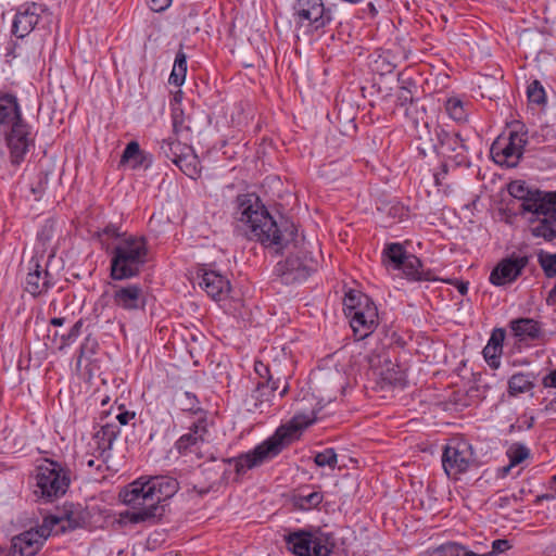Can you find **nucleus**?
I'll return each mask as SVG.
<instances>
[{"mask_svg":"<svg viewBox=\"0 0 556 556\" xmlns=\"http://www.w3.org/2000/svg\"><path fill=\"white\" fill-rule=\"evenodd\" d=\"M178 481L169 476L140 477L119 492L121 501L131 510L127 517L131 522L148 521L161 516V503L174 496Z\"/></svg>","mask_w":556,"mask_h":556,"instance_id":"nucleus-1","label":"nucleus"},{"mask_svg":"<svg viewBox=\"0 0 556 556\" xmlns=\"http://www.w3.org/2000/svg\"><path fill=\"white\" fill-rule=\"evenodd\" d=\"M245 237L256 240L276 253L282 252L294 241V230L278 228L258 195L245 193Z\"/></svg>","mask_w":556,"mask_h":556,"instance_id":"nucleus-2","label":"nucleus"},{"mask_svg":"<svg viewBox=\"0 0 556 556\" xmlns=\"http://www.w3.org/2000/svg\"><path fill=\"white\" fill-rule=\"evenodd\" d=\"M36 502L49 504L64 496L71 485V469L51 458H43L29 476Z\"/></svg>","mask_w":556,"mask_h":556,"instance_id":"nucleus-3","label":"nucleus"},{"mask_svg":"<svg viewBox=\"0 0 556 556\" xmlns=\"http://www.w3.org/2000/svg\"><path fill=\"white\" fill-rule=\"evenodd\" d=\"M148 253L144 237L128 235L122 238L110 252V277L119 281L139 276L148 262Z\"/></svg>","mask_w":556,"mask_h":556,"instance_id":"nucleus-4","label":"nucleus"},{"mask_svg":"<svg viewBox=\"0 0 556 556\" xmlns=\"http://www.w3.org/2000/svg\"><path fill=\"white\" fill-rule=\"evenodd\" d=\"M478 466L475 450L468 440L454 437L447 441L442 453V467L448 478L458 480L462 475Z\"/></svg>","mask_w":556,"mask_h":556,"instance_id":"nucleus-5","label":"nucleus"},{"mask_svg":"<svg viewBox=\"0 0 556 556\" xmlns=\"http://www.w3.org/2000/svg\"><path fill=\"white\" fill-rule=\"evenodd\" d=\"M525 212L532 213L531 233L535 238L552 241L556 238V191L545 198L530 199L525 203Z\"/></svg>","mask_w":556,"mask_h":556,"instance_id":"nucleus-6","label":"nucleus"},{"mask_svg":"<svg viewBox=\"0 0 556 556\" xmlns=\"http://www.w3.org/2000/svg\"><path fill=\"white\" fill-rule=\"evenodd\" d=\"M343 305L354 334L358 339H365L377 324V307L368 296L352 292L345 295Z\"/></svg>","mask_w":556,"mask_h":556,"instance_id":"nucleus-7","label":"nucleus"},{"mask_svg":"<svg viewBox=\"0 0 556 556\" xmlns=\"http://www.w3.org/2000/svg\"><path fill=\"white\" fill-rule=\"evenodd\" d=\"M285 541L288 549L296 556H328L332 547L319 530H295L285 535Z\"/></svg>","mask_w":556,"mask_h":556,"instance_id":"nucleus-8","label":"nucleus"},{"mask_svg":"<svg viewBox=\"0 0 556 556\" xmlns=\"http://www.w3.org/2000/svg\"><path fill=\"white\" fill-rule=\"evenodd\" d=\"M295 27L307 35L317 31L331 22V13L323 0H296L293 7Z\"/></svg>","mask_w":556,"mask_h":556,"instance_id":"nucleus-9","label":"nucleus"},{"mask_svg":"<svg viewBox=\"0 0 556 556\" xmlns=\"http://www.w3.org/2000/svg\"><path fill=\"white\" fill-rule=\"evenodd\" d=\"M526 142L523 134L513 130L503 132L492 143L491 156L500 165L514 167L522 155Z\"/></svg>","mask_w":556,"mask_h":556,"instance_id":"nucleus-10","label":"nucleus"},{"mask_svg":"<svg viewBox=\"0 0 556 556\" xmlns=\"http://www.w3.org/2000/svg\"><path fill=\"white\" fill-rule=\"evenodd\" d=\"M54 519H43L42 525L26 530L11 539L9 556H35L51 535L49 526Z\"/></svg>","mask_w":556,"mask_h":556,"instance_id":"nucleus-11","label":"nucleus"},{"mask_svg":"<svg viewBox=\"0 0 556 556\" xmlns=\"http://www.w3.org/2000/svg\"><path fill=\"white\" fill-rule=\"evenodd\" d=\"M4 132L11 162L14 165H20L24 161L29 148L34 146L30 126L23 119L14 123Z\"/></svg>","mask_w":556,"mask_h":556,"instance_id":"nucleus-12","label":"nucleus"},{"mask_svg":"<svg viewBox=\"0 0 556 556\" xmlns=\"http://www.w3.org/2000/svg\"><path fill=\"white\" fill-rule=\"evenodd\" d=\"M207 418L206 416H199L198 420L188 428V432L175 442V448L180 455L201 457L202 447L207 442Z\"/></svg>","mask_w":556,"mask_h":556,"instance_id":"nucleus-13","label":"nucleus"},{"mask_svg":"<svg viewBox=\"0 0 556 556\" xmlns=\"http://www.w3.org/2000/svg\"><path fill=\"white\" fill-rule=\"evenodd\" d=\"M286 429H277L276 432L252 452L245 453V467L253 468L277 456L288 444L283 439Z\"/></svg>","mask_w":556,"mask_h":556,"instance_id":"nucleus-14","label":"nucleus"},{"mask_svg":"<svg viewBox=\"0 0 556 556\" xmlns=\"http://www.w3.org/2000/svg\"><path fill=\"white\" fill-rule=\"evenodd\" d=\"M282 277L286 282H296L305 280L317 268V263L305 252H298L287 257L279 264Z\"/></svg>","mask_w":556,"mask_h":556,"instance_id":"nucleus-15","label":"nucleus"},{"mask_svg":"<svg viewBox=\"0 0 556 556\" xmlns=\"http://www.w3.org/2000/svg\"><path fill=\"white\" fill-rule=\"evenodd\" d=\"M28 273L25 278V290L33 296H39L47 293L55 281L48 271L47 266L40 264V258L34 256L27 265Z\"/></svg>","mask_w":556,"mask_h":556,"instance_id":"nucleus-16","label":"nucleus"},{"mask_svg":"<svg viewBox=\"0 0 556 556\" xmlns=\"http://www.w3.org/2000/svg\"><path fill=\"white\" fill-rule=\"evenodd\" d=\"M529 263L527 255H511L502 260L491 271L490 282L494 286H506L514 282Z\"/></svg>","mask_w":556,"mask_h":556,"instance_id":"nucleus-17","label":"nucleus"},{"mask_svg":"<svg viewBox=\"0 0 556 556\" xmlns=\"http://www.w3.org/2000/svg\"><path fill=\"white\" fill-rule=\"evenodd\" d=\"M112 301L116 307L124 311L143 309L146 306L144 290L138 283L113 286Z\"/></svg>","mask_w":556,"mask_h":556,"instance_id":"nucleus-18","label":"nucleus"},{"mask_svg":"<svg viewBox=\"0 0 556 556\" xmlns=\"http://www.w3.org/2000/svg\"><path fill=\"white\" fill-rule=\"evenodd\" d=\"M254 371L260 380L256 383L255 393L252 395L256 400L254 407L260 413L266 412L270 407V396L278 389L277 381H273L269 368L262 362H255Z\"/></svg>","mask_w":556,"mask_h":556,"instance_id":"nucleus-19","label":"nucleus"},{"mask_svg":"<svg viewBox=\"0 0 556 556\" xmlns=\"http://www.w3.org/2000/svg\"><path fill=\"white\" fill-rule=\"evenodd\" d=\"M434 136L433 148L438 153L445 156H452V153H456L455 157H464L466 147L458 132H450L441 126H435Z\"/></svg>","mask_w":556,"mask_h":556,"instance_id":"nucleus-20","label":"nucleus"},{"mask_svg":"<svg viewBox=\"0 0 556 556\" xmlns=\"http://www.w3.org/2000/svg\"><path fill=\"white\" fill-rule=\"evenodd\" d=\"M43 519H54L55 522L49 526L50 534L63 532L67 529L73 530L79 528L85 522L79 507L74 504L64 505L60 515H49Z\"/></svg>","mask_w":556,"mask_h":556,"instance_id":"nucleus-21","label":"nucleus"},{"mask_svg":"<svg viewBox=\"0 0 556 556\" xmlns=\"http://www.w3.org/2000/svg\"><path fill=\"white\" fill-rule=\"evenodd\" d=\"M223 471L220 466L210 465L202 468L193 478L192 492L203 496L211 491H216L222 482Z\"/></svg>","mask_w":556,"mask_h":556,"instance_id":"nucleus-22","label":"nucleus"},{"mask_svg":"<svg viewBox=\"0 0 556 556\" xmlns=\"http://www.w3.org/2000/svg\"><path fill=\"white\" fill-rule=\"evenodd\" d=\"M17 98L12 93L0 94V132L7 130L14 123L23 121Z\"/></svg>","mask_w":556,"mask_h":556,"instance_id":"nucleus-23","label":"nucleus"},{"mask_svg":"<svg viewBox=\"0 0 556 556\" xmlns=\"http://www.w3.org/2000/svg\"><path fill=\"white\" fill-rule=\"evenodd\" d=\"M39 18L35 3L20 9L13 20L12 33L18 38H24L35 28Z\"/></svg>","mask_w":556,"mask_h":556,"instance_id":"nucleus-24","label":"nucleus"},{"mask_svg":"<svg viewBox=\"0 0 556 556\" xmlns=\"http://www.w3.org/2000/svg\"><path fill=\"white\" fill-rule=\"evenodd\" d=\"M514 336L520 341L538 340L543 333L542 325L532 318H517L509 323Z\"/></svg>","mask_w":556,"mask_h":556,"instance_id":"nucleus-25","label":"nucleus"},{"mask_svg":"<svg viewBox=\"0 0 556 556\" xmlns=\"http://www.w3.org/2000/svg\"><path fill=\"white\" fill-rule=\"evenodd\" d=\"M121 429L114 424H106L102 426L92 437L94 444L93 451L100 454V456L106 455L116 438L119 435Z\"/></svg>","mask_w":556,"mask_h":556,"instance_id":"nucleus-26","label":"nucleus"},{"mask_svg":"<svg viewBox=\"0 0 556 556\" xmlns=\"http://www.w3.org/2000/svg\"><path fill=\"white\" fill-rule=\"evenodd\" d=\"M377 375L380 378L381 386L403 388L406 382L404 370L391 361H386Z\"/></svg>","mask_w":556,"mask_h":556,"instance_id":"nucleus-27","label":"nucleus"},{"mask_svg":"<svg viewBox=\"0 0 556 556\" xmlns=\"http://www.w3.org/2000/svg\"><path fill=\"white\" fill-rule=\"evenodd\" d=\"M400 269L403 270L405 277L410 280L430 281L434 279L432 273L428 269H424L421 261L413 254L406 256Z\"/></svg>","mask_w":556,"mask_h":556,"instance_id":"nucleus-28","label":"nucleus"},{"mask_svg":"<svg viewBox=\"0 0 556 556\" xmlns=\"http://www.w3.org/2000/svg\"><path fill=\"white\" fill-rule=\"evenodd\" d=\"M316 420L315 414H296L288 425H282L278 429H286L283 439L290 444L298 438V433L314 424Z\"/></svg>","mask_w":556,"mask_h":556,"instance_id":"nucleus-29","label":"nucleus"},{"mask_svg":"<svg viewBox=\"0 0 556 556\" xmlns=\"http://www.w3.org/2000/svg\"><path fill=\"white\" fill-rule=\"evenodd\" d=\"M200 287L213 299L222 294L228 282L224 277L213 270H203L201 275Z\"/></svg>","mask_w":556,"mask_h":556,"instance_id":"nucleus-30","label":"nucleus"},{"mask_svg":"<svg viewBox=\"0 0 556 556\" xmlns=\"http://www.w3.org/2000/svg\"><path fill=\"white\" fill-rule=\"evenodd\" d=\"M174 164L189 178L198 179L201 176V165L192 147L179 156Z\"/></svg>","mask_w":556,"mask_h":556,"instance_id":"nucleus-31","label":"nucleus"},{"mask_svg":"<svg viewBox=\"0 0 556 556\" xmlns=\"http://www.w3.org/2000/svg\"><path fill=\"white\" fill-rule=\"evenodd\" d=\"M147 162V154L140 149L137 141H130L123 151L121 164H129L132 169L140 167H148L150 162Z\"/></svg>","mask_w":556,"mask_h":556,"instance_id":"nucleus-32","label":"nucleus"},{"mask_svg":"<svg viewBox=\"0 0 556 556\" xmlns=\"http://www.w3.org/2000/svg\"><path fill=\"white\" fill-rule=\"evenodd\" d=\"M408 254L401 243H389L382 252V263L387 268L400 270Z\"/></svg>","mask_w":556,"mask_h":556,"instance_id":"nucleus-33","label":"nucleus"},{"mask_svg":"<svg viewBox=\"0 0 556 556\" xmlns=\"http://www.w3.org/2000/svg\"><path fill=\"white\" fill-rule=\"evenodd\" d=\"M506 455L509 464L500 469L501 476L505 477L509 473L510 469L530 457V450L522 443H513L508 446Z\"/></svg>","mask_w":556,"mask_h":556,"instance_id":"nucleus-34","label":"nucleus"},{"mask_svg":"<svg viewBox=\"0 0 556 556\" xmlns=\"http://www.w3.org/2000/svg\"><path fill=\"white\" fill-rule=\"evenodd\" d=\"M160 155L172 161L173 163L185 152L191 148V146L187 143H182L177 138H166L160 141Z\"/></svg>","mask_w":556,"mask_h":556,"instance_id":"nucleus-35","label":"nucleus"},{"mask_svg":"<svg viewBox=\"0 0 556 556\" xmlns=\"http://www.w3.org/2000/svg\"><path fill=\"white\" fill-rule=\"evenodd\" d=\"M535 377L533 374L517 372L508 380V393L516 396L521 393H527L534 388Z\"/></svg>","mask_w":556,"mask_h":556,"instance_id":"nucleus-36","label":"nucleus"},{"mask_svg":"<svg viewBox=\"0 0 556 556\" xmlns=\"http://www.w3.org/2000/svg\"><path fill=\"white\" fill-rule=\"evenodd\" d=\"M324 500V495L318 491L306 492L300 490L292 496L293 506L301 510H309L316 508Z\"/></svg>","mask_w":556,"mask_h":556,"instance_id":"nucleus-37","label":"nucleus"},{"mask_svg":"<svg viewBox=\"0 0 556 556\" xmlns=\"http://www.w3.org/2000/svg\"><path fill=\"white\" fill-rule=\"evenodd\" d=\"M223 197L225 199H233L235 204V218L239 222L243 220V193L241 184H229L223 189Z\"/></svg>","mask_w":556,"mask_h":556,"instance_id":"nucleus-38","label":"nucleus"},{"mask_svg":"<svg viewBox=\"0 0 556 556\" xmlns=\"http://www.w3.org/2000/svg\"><path fill=\"white\" fill-rule=\"evenodd\" d=\"M509 193L519 200H522L521 203V211L525 212V203L530 199H536V198H545L546 193H543L541 191H531L529 190L522 182L520 181H514L508 187Z\"/></svg>","mask_w":556,"mask_h":556,"instance_id":"nucleus-39","label":"nucleus"},{"mask_svg":"<svg viewBox=\"0 0 556 556\" xmlns=\"http://www.w3.org/2000/svg\"><path fill=\"white\" fill-rule=\"evenodd\" d=\"M187 73V58L182 51L176 54L173 71L169 75V84L177 87L181 86L185 81Z\"/></svg>","mask_w":556,"mask_h":556,"instance_id":"nucleus-40","label":"nucleus"},{"mask_svg":"<svg viewBox=\"0 0 556 556\" xmlns=\"http://www.w3.org/2000/svg\"><path fill=\"white\" fill-rule=\"evenodd\" d=\"M445 111L456 122H465L468 116L464 102L458 98H450L445 103Z\"/></svg>","mask_w":556,"mask_h":556,"instance_id":"nucleus-41","label":"nucleus"},{"mask_svg":"<svg viewBox=\"0 0 556 556\" xmlns=\"http://www.w3.org/2000/svg\"><path fill=\"white\" fill-rule=\"evenodd\" d=\"M172 122H173V132L176 137L182 136L185 132L190 131V126L186 122V116L179 106L172 108Z\"/></svg>","mask_w":556,"mask_h":556,"instance_id":"nucleus-42","label":"nucleus"},{"mask_svg":"<svg viewBox=\"0 0 556 556\" xmlns=\"http://www.w3.org/2000/svg\"><path fill=\"white\" fill-rule=\"evenodd\" d=\"M96 237L101 242L102 247L109 252V247H105L106 239H118V241L127 237L125 232H122L121 227L115 224H109L104 228L96 232Z\"/></svg>","mask_w":556,"mask_h":556,"instance_id":"nucleus-43","label":"nucleus"},{"mask_svg":"<svg viewBox=\"0 0 556 556\" xmlns=\"http://www.w3.org/2000/svg\"><path fill=\"white\" fill-rule=\"evenodd\" d=\"M180 408L184 412L192 414H200V416H206V413L201 408L200 402L195 394L191 392H185L179 399Z\"/></svg>","mask_w":556,"mask_h":556,"instance_id":"nucleus-44","label":"nucleus"},{"mask_svg":"<svg viewBox=\"0 0 556 556\" xmlns=\"http://www.w3.org/2000/svg\"><path fill=\"white\" fill-rule=\"evenodd\" d=\"M538 261L547 278L556 276V253H547L541 251Z\"/></svg>","mask_w":556,"mask_h":556,"instance_id":"nucleus-45","label":"nucleus"},{"mask_svg":"<svg viewBox=\"0 0 556 556\" xmlns=\"http://www.w3.org/2000/svg\"><path fill=\"white\" fill-rule=\"evenodd\" d=\"M314 462L318 467H329L331 469L336 468L338 457L337 453L333 448H325L324 451L317 453L314 457Z\"/></svg>","mask_w":556,"mask_h":556,"instance_id":"nucleus-46","label":"nucleus"},{"mask_svg":"<svg viewBox=\"0 0 556 556\" xmlns=\"http://www.w3.org/2000/svg\"><path fill=\"white\" fill-rule=\"evenodd\" d=\"M53 218H48L37 232V240L45 247L51 242L55 235L56 227Z\"/></svg>","mask_w":556,"mask_h":556,"instance_id":"nucleus-47","label":"nucleus"},{"mask_svg":"<svg viewBox=\"0 0 556 556\" xmlns=\"http://www.w3.org/2000/svg\"><path fill=\"white\" fill-rule=\"evenodd\" d=\"M109 455L100 456L97 452L93 451V453L90 456H86L81 460V465L86 466L89 469V473L94 471L102 472L105 468V458Z\"/></svg>","mask_w":556,"mask_h":556,"instance_id":"nucleus-48","label":"nucleus"},{"mask_svg":"<svg viewBox=\"0 0 556 556\" xmlns=\"http://www.w3.org/2000/svg\"><path fill=\"white\" fill-rule=\"evenodd\" d=\"M528 99L531 103L543 104L545 103V90L539 80H533L527 90Z\"/></svg>","mask_w":556,"mask_h":556,"instance_id":"nucleus-49","label":"nucleus"},{"mask_svg":"<svg viewBox=\"0 0 556 556\" xmlns=\"http://www.w3.org/2000/svg\"><path fill=\"white\" fill-rule=\"evenodd\" d=\"M48 185V174L46 172H39L35 181L30 184V192L33 193L35 200H40L42 194L46 191Z\"/></svg>","mask_w":556,"mask_h":556,"instance_id":"nucleus-50","label":"nucleus"},{"mask_svg":"<svg viewBox=\"0 0 556 556\" xmlns=\"http://www.w3.org/2000/svg\"><path fill=\"white\" fill-rule=\"evenodd\" d=\"M98 348V341L93 337L87 336L79 348L78 364L80 363L81 358H89L96 354Z\"/></svg>","mask_w":556,"mask_h":556,"instance_id":"nucleus-51","label":"nucleus"},{"mask_svg":"<svg viewBox=\"0 0 556 556\" xmlns=\"http://www.w3.org/2000/svg\"><path fill=\"white\" fill-rule=\"evenodd\" d=\"M483 357L489 364L490 367L496 369L501 365V355L503 353L502 349H495V346L492 345H485L483 351Z\"/></svg>","mask_w":556,"mask_h":556,"instance_id":"nucleus-52","label":"nucleus"},{"mask_svg":"<svg viewBox=\"0 0 556 556\" xmlns=\"http://www.w3.org/2000/svg\"><path fill=\"white\" fill-rule=\"evenodd\" d=\"M81 327H83V319H79L77 320L73 327L70 329L68 333L67 334H63L61 337V345H60V349H64L65 346L72 344L73 342L76 341V339L79 337L80 334V330H81Z\"/></svg>","mask_w":556,"mask_h":556,"instance_id":"nucleus-53","label":"nucleus"},{"mask_svg":"<svg viewBox=\"0 0 556 556\" xmlns=\"http://www.w3.org/2000/svg\"><path fill=\"white\" fill-rule=\"evenodd\" d=\"M465 547L457 543H446L437 548L438 556H462Z\"/></svg>","mask_w":556,"mask_h":556,"instance_id":"nucleus-54","label":"nucleus"},{"mask_svg":"<svg viewBox=\"0 0 556 556\" xmlns=\"http://www.w3.org/2000/svg\"><path fill=\"white\" fill-rule=\"evenodd\" d=\"M505 330L504 329H494L491 333V337L488 341V345L495 346V349H502L503 350V342L505 340Z\"/></svg>","mask_w":556,"mask_h":556,"instance_id":"nucleus-55","label":"nucleus"},{"mask_svg":"<svg viewBox=\"0 0 556 556\" xmlns=\"http://www.w3.org/2000/svg\"><path fill=\"white\" fill-rule=\"evenodd\" d=\"M511 547L508 540L498 539L492 542V551L486 554H491V556H496L501 553L508 551Z\"/></svg>","mask_w":556,"mask_h":556,"instance_id":"nucleus-56","label":"nucleus"},{"mask_svg":"<svg viewBox=\"0 0 556 556\" xmlns=\"http://www.w3.org/2000/svg\"><path fill=\"white\" fill-rule=\"evenodd\" d=\"M172 3V0H149L150 9L154 12H162L166 10Z\"/></svg>","mask_w":556,"mask_h":556,"instance_id":"nucleus-57","label":"nucleus"},{"mask_svg":"<svg viewBox=\"0 0 556 556\" xmlns=\"http://www.w3.org/2000/svg\"><path fill=\"white\" fill-rule=\"evenodd\" d=\"M534 421H535V418L534 416H528L527 414H523L519 419H518V428L519 429H531L534 425Z\"/></svg>","mask_w":556,"mask_h":556,"instance_id":"nucleus-58","label":"nucleus"},{"mask_svg":"<svg viewBox=\"0 0 556 556\" xmlns=\"http://www.w3.org/2000/svg\"><path fill=\"white\" fill-rule=\"evenodd\" d=\"M542 384L545 388L556 389V368L542 379Z\"/></svg>","mask_w":556,"mask_h":556,"instance_id":"nucleus-59","label":"nucleus"},{"mask_svg":"<svg viewBox=\"0 0 556 556\" xmlns=\"http://www.w3.org/2000/svg\"><path fill=\"white\" fill-rule=\"evenodd\" d=\"M134 418H135V413L128 412V410L122 412L116 416V419L123 426L127 425Z\"/></svg>","mask_w":556,"mask_h":556,"instance_id":"nucleus-60","label":"nucleus"},{"mask_svg":"<svg viewBox=\"0 0 556 556\" xmlns=\"http://www.w3.org/2000/svg\"><path fill=\"white\" fill-rule=\"evenodd\" d=\"M446 282H448L451 285H454L462 295L467 294V292H468V282L459 281V280H446Z\"/></svg>","mask_w":556,"mask_h":556,"instance_id":"nucleus-61","label":"nucleus"},{"mask_svg":"<svg viewBox=\"0 0 556 556\" xmlns=\"http://www.w3.org/2000/svg\"><path fill=\"white\" fill-rule=\"evenodd\" d=\"M447 174V168L445 165L442 166L441 172L434 174V181L438 186L442 185V179Z\"/></svg>","mask_w":556,"mask_h":556,"instance_id":"nucleus-62","label":"nucleus"},{"mask_svg":"<svg viewBox=\"0 0 556 556\" xmlns=\"http://www.w3.org/2000/svg\"><path fill=\"white\" fill-rule=\"evenodd\" d=\"M556 498V494L555 493H552L551 491L545 493V494H542V495H539L536 496V502H542V501H552V500H555Z\"/></svg>","mask_w":556,"mask_h":556,"instance_id":"nucleus-63","label":"nucleus"},{"mask_svg":"<svg viewBox=\"0 0 556 556\" xmlns=\"http://www.w3.org/2000/svg\"><path fill=\"white\" fill-rule=\"evenodd\" d=\"M462 553H463L462 556H491V554H486V553H484V554H477L475 552L466 551V549L463 551Z\"/></svg>","mask_w":556,"mask_h":556,"instance_id":"nucleus-64","label":"nucleus"}]
</instances>
